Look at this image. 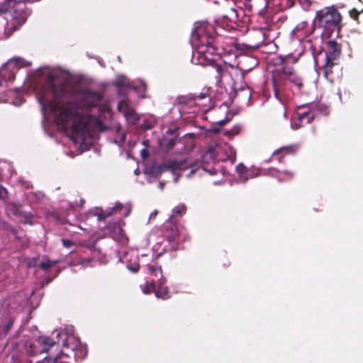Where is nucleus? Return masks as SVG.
<instances>
[{
  "label": "nucleus",
  "mask_w": 363,
  "mask_h": 363,
  "mask_svg": "<svg viewBox=\"0 0 363 363\" xmlns=\"http://www.w3.org/2000/svg\"><path fill=\"white\" fill-rule=\"evenodd\" d=\"M48 88L52 94V99H48L44 91L38 94V101L43 111L47 109L55 114L57 123L67 126L69 120L78 111L72 109L74 104L68 99L70 96H82L88 101L87 106L94 107L102 99V95L98 91L83 89L79 83L63 82L60 84L55 82L54 77L48 76Z\"/></svg>",
  "instance_id": "1"
},
{
  "label": "nucleus",
  "mask_w": 363,
  "mask_h": 363,
  "mask_svg": "<svg viewBox=\"0 0 363 363\" xmlns=\"http://www.w3.org/2000/svg\"><path fill=\"white\" fill-rule=\"evenodd\" d=\"M220 37L216 33L214 26L207 22H201L196 24L191 33V42L196 50L197 64H206L211 62L208 56L211 55H221L225 48L220 45Z\"/></svg>",
  "instance_id": "2"
},
{
  "label": "nucleus",
  "mask_w": 363,
  "mask_h": 363,
  "mask_svg": "<svg viewBox=\"0 0 363 363\" xmlns=\"http://www.w3.org/2000/svg\"><path fill=\"white\" fill-rule=\"evenodd\" d=\"M40 0H4L0 4V35L9 37L18 30L31 13L26 3Z\"/></svg>",
  "instance_id": "3"
},
{
  "label": "nucleus",
  "mask_w": 363,
  "mask_h": 363,
  "mask_svg": "<svg viewBox=\"0 0 363 363\" xmlns=\"http://www.w3.org/2000/svg\"><path fill=\"white\" fill-rule=\"evenodd\" d=\"M315 21L323 28V35L327 38H331L333 33L338 35L342 27V16L335 6L317 11Z\"/></svg>",
  "instance_id": "4"
},
{
  "label": "nucleus",
  "mask_w": 363,
  "mask_h": 363,
  "mask_svg": "<svg viewBox=\"0 0 363 363\" xmlns=\"http://www.w3.org/2000/svg\"><path fill=\"white\" fill-rule=\"evenodd\" d=\"M163 236L169 244V250L176 251L179 249V244L188 238L184 228L179 222L169 218L162 226Z\"/></svg>",
  "instance_id": "5"
},
{
  "label": "nucleus",
  "mask_w": 363,
  "mask_h": 363,
  "mask_svg": "<svg viewBox=\"0 0 363 363\" xmlns=\"http://www.w3.org/2000/svg\"><path fill=\"white\" fill-rule=\"evenodd\" d=\"M217 55H209L208 57L212 59L211 62L206 64H199L203 67H208L206 69L208 77L210 80L215 82L217 86H221L223 80L227 78H231L229 68H233V66H229L226 63H218L216 62L215 56Z\"/></svg>",
  "instance_id": "6"
},
{
  "label": "nucleus",
  "mask_w": 363,
  "mask_h": 363,
  "mask_svg": "<svg viewBox=\"0 0 363 363\" xmlns=\"http://www.w3.org/2000/svg\"><path fill=\"white\" fill-rule=\"evenodd\" d=\"M69 121H72L71 128L73 132L76 133H85L91 123H94L96 127L101 130L106 129L103 122L99 118L90 115L84 117L79 112Z\"/></svg>",
  "instance_id": "7"
},
{
  "label": "nucleus",
  "mask_w": 363,
  "mask_h": 363,
  "mask_svg": "<svg viewBox=\"0 0 363 363\" xmlns=\"http://www.w3.org/2000/svg\"><path fill=\"white\" fill-rule=\"evenodd\" d=\"M189 168L186 159L177 161L168 160L164 163L153 165L150 169V174L155 177H160L164 172L170 171L175 174L176 171H184Z\"/></svg>",
  "instance_id": "8"
},
{
  "label": "nucleus",
  "mask_w": 363,
  "mask_h": 363,
  "mask_svg": "<svg viewBox=\"0 0 363 363\" xmlns=\"http://www.w3.org/2000/svg\"><path fill=\"white\" fill-rule=\"evenodd\" d=\"M24 62L23 58L14 57L3 65L0 67V85L3 82H13L19 68L24 66Z\"/></svg>",
  "instance_id": "9"
},
{
  "label": "nucleus",
  "mask_w": 363,
  "mask_h": 363,
  "mask_svg": "<svg viewBox=\"0 0 363 363\" xmlns=\"http://www.w3.org/2000/svg\"><path fill=\"white\" fill-rule=\"evenodd\" d=\"M272 84L276 99L281 100V93L288 84L286 66L275 69L272 72Z\"/></svg>",
  "instance_id": "10"
},
{
  "label": "nucleus",
  "mask_w": 363,
  "mask_h": 363,
  "mask_svg": "<svg viewBox=\"0 0 363 363\" xmlns=\"http://www.w3.org/2000/svg\"><path fill=\"white\" fill-rule=\"evenodd\" d=\"M59 345V341L55 342L51 340L50 337L40 336L30 343L27 351L31 356H34L40 353L48 352L50 348Z\"/></svg>",
  "instance_id": "11"
},
{
  "label": "nucleus",
  "mask_w": 363,
  "mask_h": 363,
  "mask_svg": "<svg viewBox=\"0 0 363 363\" xmlns=\"http://www.w3.org/2000/svg\"><path fill=\"white\" fill-rule=\"evenodd\" d=\"M316 104H308L297 107L296 117L298 119V123H294V128L298 129L301 128L303 124L310 123L314 120L315 117L314 108Z\"/></svg>",
  "instance_id": "12"
},
{
  "label": "nucleus",
  "mask_w": 363,
  "mask_h": 363,
  "mask_svg": "<svg viewBox=\"0 0 363 363\" xmlns=\"http://www.w3.org/2000/svg\"><path fill=\"white\" fill-rule=\"evenodd\" d=\"M16 316L7 308L0 309V335L6 336L12 328Z\"/></svg>",
  "instance_id": "13"
},
{
  "label": "nucleus",
  "mask_w": 363,
  "mask_h": 363,
  "mask_svg": "<svg viewBox=\"0 0 363 363\" xmlns=\"http://www.w3.org/2000/svg\"><path fill=\"white\" fill-rule=\"evenodd\" d=\"M118 110L121 112L128 123L135 125L140 120V117L135 110L129 104L128 99L121 101L117 106Z\"/></svg>",
  "instance_id": "14"
},
{
  "label": "nucleus",
  "mask_w": 363,
  "mask_h": 363,
  "mask_svg": "<svg viewBox=\"0 0 363 363\" xmlns=\"http://www.w3.org/2000/svg\"><path fill=\"white\" fill-rule=\"evenodd\" d=\"M322 69L324 77L331 83H333L340 77V67L338 62L325 60Z\"/></svg>",
  "instance_id": "15"
},
{
  "label": "nucleus",
  "mask_w": 363,
  "mask_h": 363,
  "mask_svg": "<svg viewBox=\"0 0 363 363\" xmlns=\"http://www.w3.org/2000/svg\"><path fill=\"white\" fill-rule=\"evenodd\" d=\"M342 52V46L334 40L326 43L325 60L340 62V57Z\"/></svg>",
  "instance_id": "16"
},
{
  "label": "nucleus",
  "mask_w": 363,
  "mask_h": 363,
  "mask_svg": "<svg viewBox=\"0 0 363 363\" xmlns=\"http://www.w3.org/2000/svg\"><path fill=\"white\" fill-rule=\"evenodd\" d=\"M64 336L65 338L62 340V347L64 349L60 350V352L66 356L69 354L65 352V349L70 350L72 352H74L76 350H78L79 347H81L79 340L77 339L72 335H67V333H57V337H60Z\"/></svg>",
  "instance_id": "17"
},
{
  "label": "nucleus",
  "mask_w": 363,
  "mask_h": 363,
  "mask_svg": "<svg viewBox=\"0 0 363 363\" xmlns=\"http://www.w3.org/2000/svg\"><path fill=\"white\" fill-rule=\"evenodd\" d=\"M233 1H225L220 10V18L224 21H233L238 19V15L236 9L234 8Z\"/></svg>",
  "instance_id": "18"
},
{
  "label": "nucleus",
  "mask_w": 363,
  "mask_h": 363,
  "mask_svg": "<svg viewBox=\"0 0 363 363\" xmlns=\"http://www.w3.org/2000/svg\"><path fill=\"white\" fill-rule=\"evenodd\" d=\"M166 279L162 277L158 280V283L155 284V294L157 298L167 300L171 297L168 287L164 284Z\"/></svg>",
  "instance_id": "19"
},
{
  "label": "nucleus",
  "mask_w": 363,
  "mask_h": 363,
  "mask_svg": "<svg viewBox=\"0 0 363 363\" xmlns=\"http://www.w3.org/2000/svg\"><path fill=\"white\" fill-rule=\"evenodd\" d=\"M286 74L288 82H291L301 89L303 86L302 78L296 73L293 67L286 66Z\"/></svg>",
  "instance_id": "20"
},
{
  "label": "nucleus",
  "mask_w": 363,
  "mask_h": 363,
  "mask_svg": "<svg viewBox=\"0 0 363 363\" xmlns=\"http://www.w3.org/2000/svg\"><path fill=\"white\" fill-rule=\"evenodd\" d=\"M207 96L206 94L204 93H201L199 95L182 96L177 98V101L179 104L187 105L196 103L197 101L206 99Z\"/></svg>",
  "instance_id": "21"
},
{
  "label": "nucleus",
  "mask_w": 363,
  "mask_h": 363,
  "mask_svg": "<svg viewBox=\"0 0 363 363\" xmlns=\"http://www.w3.org/2000/svg\"><path fill=\"white\" fill-rule=\"evenodd\" d=\"M299 57H295L292 54L286 55H279L272 59V62L275 66L282 65L284 63H296L298 62Z\"/></svg>",
  "instance_id": "22"
},
{
  "label": "nucleus",
  "mask_w": 363,
  "mask_h": 363,
  "mask_svg": "<svg viewBox=\"0 0 363 363\" xmlns=\"http://www.w3.org/2000/svg\"><path fill=\"white\" fill-rule=\"evenodd\" d=\"M270 174L276 177L279 181L282 182L290 179L294 177V173L289 171L280 172L277 169H270Z\"/></svg>",
  "instance_id": "23"
},
{
  "label": "nucleus",
  "mask_w": 363,
  "mask_h": 363,
  "mask_svg": "<svg viewBox=\"0 0 363 363\" xmlns=\"http://www.w3.org/2000/svg\"><path fill=\"white\" fill-rule=\"evenodd\" d=\"M260 47L259 44L246 45L244 43H237L235 48L240 54H248L252 51L257 50Z\"/></svg>",
  "instance_id": "24"
},
{
  "label": "nucleus",
  "mask_w": 363,
  "mask_h": 363,
  "mask_svg": "<svg viewBox=\"0 0 363 363\" xmlns=\"http://www.w3.org/2000/svg\"><path fill=\"white\" fill-rule=\"evenodd\" d=\"M297 150V146L296 145H289V146H283L278 150H275L273 154L272 157H277L279 155V154H282L284 156L286 155H294L296 153Z\"/></svg>",
  "instance_id": "25"
},
{
  "label": "nucleus",
  "mask_w": 363,
  "mask_h": 363,
  "mask_svg": "<svg viewBox=\"0 0 363 363\" xmlns=\"http://www.w3.org/2000/svg\"><path fill=\"white\" fill-rule=\"evenodd\" d=\"M186 207L182 204L174 207L169 218H174V220L179 223V218L186 213Z\"/></svg>",
  "instance_id": "26"
},
{
  "label": "nucleus",
  "mask_w": 363,
  "mask_h": 363,
  "mask_svg": "<svg viewBox=\"0 0 363 363\" xmlns=\"http://www.w3.org/2000/svg\"><path fill=\"white\" fill-rule=\"evenodd\" d=\"M236 171L240 175L241 179L246 181L248 178H252L253 176L251 174V171L249 170L244 164H239L236 167Z\"/></svg>",
  "instance_id": "27"
},
{
  "label": "nucleus",
  "mask_w": 363,
  "mask_h": 363,
  "mask_svg": "<svg viewBox=\"0 0 363 363\" xmlns=\"http://www.w3.org/2000/svg\"><path fill=\"white\" fill-rule=\"evenodd\" d=\"M60 261L58 259L50 260L48 258H43L42 262L40 264V268L45 272H48L49 268L55 266Z\"/></svg>",
  "instance_id": "28"
},
{
  "label": "nucleus",
  "mask_w": 363,
  "mask_h": 363,
  "mask_svg": "<svg viewBox=\"0 0 363 363\" xmlns=\"http://www.w3.org/2000/svg\"><path fill=\"white\" fill-rule=\"evenodd\" d=\"M114 84L118 88L130 87V83L129 80L123 76L118 77Z\"/></svg>",
  "instance_id": "29"
},
{
  "label": "nucleus",
  "mask_w": 363,
  "mask_h": 363,
  "mask_svg": "<svg viewBox=\"0 0 363 363\" xmlns=\"http://www.w3.org/2000/svg\"><path fill=\"white\" fill-rule=\"evenodd\" d=\"M118 206H121V204L116 205L114 207L112 208V209L109 212H107L106 213L104 212H100V213H96L94 215L97 216L98 220H99V221L103 220L106 218L111 216L113 213V212L118 209Z\"/></svg>",
  "instance_id": "30"
},
{
  "label": "nucleus",
  "mask_w": 363,
  "mask_h": 363,
  "mask_svg": "<svg viewBox=\"0 0 363 363\" xmlns=\"http://www.w3.org/2000/svg\"><path fill=\"white\" fill-rule=\"evenodd\" d=\"M147 268L150 274L155 276L156 277L160 276V278H162V277H163L162 275V272L160 266L157 264H150L148 265Z\"/></svg>",
  "instance_id": "31"
},
{
  "label": "nucleus",
  "mask_w": 363,
  "mask_h": 363,
  "mask_svg": "<svg viewBox=\"0 0 363 363\" xmlns=\"http://www.w3.org/2000/svg\"><path fill=\"white\" fill-rule=\"evenodd\" d=\"M0 229L10 231L13 235L16 233V229L0 218Z\"/></svg>",
  "instance_id": "32"
},
{
  "label": "nucleus",
  "mask_w": 363,
  "mask_h": 363,
  "mask_svg": "<svg viewBox=\"0 0 363 363\" xmlns=\"http://www.w3.org/2000/svg\"><path fill=\"white\" fill-rule=\"evenodd\" d=\"M0 229L10 231L13 235L16 233V229L0 218Z\"/></svg>",
  "instance_id": "33"
},
{
  "label": "nucleus",
  "mask_w": 363,
  "mask_h": 363,
  "mask_svg": "<svg viewBox=\"0 0 363 363\" xmlns=\"http://www.w3.org/2000/svg\"><path fill=\"white\" fill-rule=\"evenodd\" d=\"M5 170L9 171V165L6 162L0 163V180H3L8 177Z\"/></svg>",
  "instance_id": "34"
},
{
  "label": "nucleus",
  "mask_w": 363,
  "mask_h": 363,
  "mask_svg": "<svg viewBox=\"0 0 363 363\" xmlns=\"http://www.w3.org/2000/svg\"><path fill=\"white\" fill-rule=\"evenodd\" d=\"M155 281L151 283H146L143 287V291L145 294H150L152 291H155Z\"/></svg>",
  "instance_id": "35"
},
{
  "label": "nucleus",
  "mask_w": 363,
  "mask_h": 363,
  "mask_svg": "<svg viewBox=\"0 0 363 363\" xmlns=\"http://www.w3.org/2000/svg\"><path fill=\"white\" fill-rule=\"evenodd\" d=\"M240 131V126L239 125H236L233 126L231 130L225 131V135L228 138H232L234 135L239 134Z\"/></svg>",
  "instance_id": "36"
},
{
  "label": "nucleus",
  "mask_w": 363,
  "mask_h": 363,
  "mask_svg": "<svg viewBox=\"0 0 363 363\" xmlns=\"http://www.w3.org/2000/svg\"><path fill=\"white\" fill-rule=\"evenodd\" d=\"M58 355L45 357L41 362L37 363H58Z\"/></svg>",
  "instance_id": "37"
},
{
  "label": "nucleus",
  "mask_w": 363,
  "mask_h": 363,
  "mask_svg": "<svg viewBox=\"0 0 363 363\" xmlns=\"http://www.w3.org/2000/svg\"><path fill=\"white\" fill-rule=\"evenodd\" d=\"M297 0H281V4L284 9L292 8Z\"/></svg>",
  "instance_id": "38"
},
{
  "label": "nucleus",
  "mask_w": 363,
  "mask_h": 363,
  "mask_svg": "<svg viewBox=\"0 0 363 363\" xmlns=\"http://www.w3.org/2000/svg\"><path fill=\"white\" fill-rule=\"evenodd\" d=\"M359 12L356 9H353L350 11V16L354 20H357L359 18Z\"/></svg>",
  "instance_id": "39"
},
{
  "label": "nucleus",
  "mask_w": 363,
  "mask_h": 363,
  "mask_svg": "<svg viewBox=\"0 0 363 363\" xmlns=\"http://www.w3.org/2000/svg\"><path fill=\"white\" fill-rule=\"evenodd\" d=\"M62 242L63 246L66 248H69L73 245L72 241H71L70 240H67V239H62Z\"/></svg>",
  "instance_id": "40"
},
{
  "label": "nucleus",
  "mask_w": 363,
  "mask_h": 363,
  "mask_svg": "<svg viewBox=\"0 0 363 363\" xmlns=\"http://www.w3.org/2000/svg\"><path fill=\"white\" fill-rule=\"evenodd\" d=\"M140 155L143 160H145L149 157V151L147 149L144 148L141 150Z\"/></svg>",
  "instance_id": "41"
},
{
  "label": "nucleus",
  "mask_w": 363,
  "mask_h": 363,
  "mask_svg": "<svg viewBox=\"0 0 363 363\" xmlns=\"http://www.w3.org/2000/svg\"><path fill=\"white\" fill-rule=\"evenodd\" d=\"M176 144V141L174 139L172 138V139H169L167 143V147L168 149H172L174 147Z\"/></svg>",
  "instance_id": "42"
},
{
  "label": "nucleus",
  "mask_w": 363,
  "mask_h": 363,
  "mask_svg": "<svg viewBox=\"0 0 363 363\" xmlns=\"http://www.w3.org/2000/svg\"><path fill=\"white\" fill-rule=\"evenodd\" d=\"M284 157V156L282 154H279V155H278L277 157H272V156L271 160H276L279 162H282Z\"/></svg>",
  "instance_id": "43"
},
{
  "label": "nucleus",
  "mask_w": 363,
  "mask_h": 363,
  "mask_svg": "<svg viewBox=\"0 0 363 363\" xmlns=\"http://www.w3.org/2000/svg\"><path fill=\"white\" fill-rule=\"evenodd\" d=\"M107 228L108 229L114 228L115 230H121L120 225L116 223H114L113 225H108Z\"/></svg>",
  "instance_id": "44"
},
{
  "label": "nucleus",
  "mask_w": 363,
  "mask_h": 363,
  "mask_svg": "<svg viewBox=\"0 0 363 363\" xmlns=\"http://www.w3.org/2000/svg\"><path fill=\"white\" fill-rule=\"evenodd\" d=\"M173 174L175 176V177L174 179V182L177 183L182 175H181V174L178 173L177 171H176L175 174Z\"/></svg>",
  "instance_id": "45"
},
{
  "label": "nucleus",
  "mask_w": 363,
  "mask_h": 363,
  "mask_svg": "<svg viewBox=\"0 0 363 363\" xmlns=\"http://www.w3.org/2000/svg\"><path fill=\"white\" fill-rule=\"evenodd\" d=\"M128 269L132 271L133 272H137L139 270V265L136 264L133 267H128Z\"/></svg>",
  "instance_id": "46"
},
{
  "label": "nucleus",
  "mask_w": 363,
  "mask_h": 363,
  "mask_svg": "<svg viewBox=\"0 0 363 363\" xmlns=\"http://www.w3.org/2000/svg\"><path fill=\"white\" fill-rule=\"evenodd\" d=\"M228 119H223V120H220L218 122H217V124L220 126V127H222L223 125H224L226 123L228 122Z\"/></svg>",
  "instance_id": "47"
},
{
  "label": "nucleus",
  "mask_w": 363,
  "mask_h": 363,
  "mask_svg": "<svg viewBox=\"0 0 363 363\" xmlns=\"http://www.w3.org/2000/svg\"><path fill=\"white\" fill-rule=\"evenodd\" d=\"M220 130V128L213 127L211 130V132L215 133H219Z\"/></svg>",
  "instance_id": "48"
},
{
  "label": "nucleus",
  "mask_w": 363,
  "mask_h": 363,
  "mask_svg": "<svg viewBox=\"0 0 363 363\" xmlns=\"http://www.w3.org/2000/svg\"><path fill=\"white\" fill-rule=\"evenodd\" d=\"M164 182H160L159 183V187H160V189L161 190H162V189H164Z\"/></svg>",
  "instance_id": "49"
},
{
  "label": "nucleus",
  "mask_w": 363,
  "mask_h": 363,
  "mask_svg": "<svg viewBox=\"0 0 363 363\" xmlns=\"http://www.w3.org/2000/svg\"><path fill=\"white\" fill-rule=\"evenodd\" d=\"M60 272V269L59 268L56 269V275H57Z\"/></svg>",
  "instance_id": "50"
},
{
  "label": "nucleus",
  "mask_w": 363,
  "mask_h": 363,
  "mask_svg": "<svg viewBox=\"0 0 363 363\" xmlns=\"http://www.w3.org/2000/svg\"><path fill=\"white\" fill-rule=\"evenodd\" d=\"M245 1H246V2H245V5L247 6V5H248V4L250 3V0H245Z\"/></svg>",
  "instance_id": "51"
},
{
  "label": "nucleus",
  "mask_w": 363,
  "mask_h": 363,
  "mask_svg": "<svg viewBox=\"0 0 363 363\" xmlns=\"http://www.w3.org/2000/svg\"><path fill=\"white\" fill-rule=\"evenodd\" d=\"M52 278H50V279H48V282L49 283V282L52 281Z\"/></svg>",
  "instance_id": "52"
},
{
  "label": "nucleus",
  "mask_w": 363,
  "mask_h": 363,
  "mask_svg": "<svg viewBox=\"0 0 363 363\" xmlns=\"http://www.w3.org/2000/svg\"><path fill=\"white\" fill-rule=\"evenodd\" d=\"M125 135H124L123 137H122V140H125Z\"/></svg>",
  "instance_id": "53"
},
{
  "label": "nucleus",
  "mask_w": 363,
  "mask_h": 363,
  "mask_svg": "<svg viewBox=\"0 0 363 363\" xmlns=\"http://www.w3.org/2000/svg\"><path fill=\"white\" fill-rule=\"evenodd\" d=\"M2 199V196H1V190H0V199Z\"/></svg>",
  "instance_id": "54"
}]
</instances>
